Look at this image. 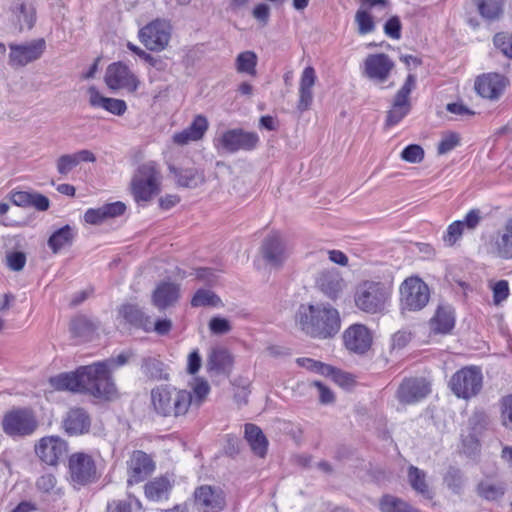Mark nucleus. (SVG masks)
<instances>
[{
	"label": "nucleus",
	"instance_id": "34",
	"mask_svg": "<svg viewBox=\"0 0 512 512\" xmlns=\"http://www.w3.org/2000/svg\"><path fill=\"white\" fill-rule=\"evenodd\" d=\"M233 363V357L228 350L224 348L213 349L207 359L208 371L216 373H225L230 369Z\"/></svg>",
	"mask_w": 512,
	"mask_h": 512
},
{
	"label": "nucleus",
	"instance_id": "20",
	"mask_svg": "<svg viewBox=\"0 0 512 512\" xmlns=\"http://www.w3.org/2000/svg\"><path fill=\"white\" fill-rule=\"evenodd\" d=\"M508 84L507 79L498 73H488L477 77L475 90L483 98L498 99Z\"/></svg>",
	"mask_w": 512,
	"mask_h": 512
},
{
	"label": "nucleus",
	"instance_id": "28",
	"mask_svg": "<svg viewBox=\"0 0 512 512\" xmlns=\"http://www.w3.org/2000/svg\"><path fill=\"white\" fill-rule=\"evenodd\" d=\"M11 12L15 19V25L22 31L24 29L30 30L36 20V12L34 6L24 0H16L11 6Z\"/></svg>",
	"mask_w": 512,
	"mask_h": 512
},
{
	"label": "nucleus",
	"instance_id": "55",
	"mask_svg": "<svg viewBox=\"0 0 512 512\" xmlns=\"http://www.w3.org/2000/svg\"><path fill=\"white\" fill-rule=\"evenodd\" d=\"M209 329L213 334L223 335L231 331L232 327L226 318L223 317H212L209 321Z\"/></svg>",
	"mask_w": 512,
	"mask_h": 512
},
{
	"label": "nucleus",
	"instance_id": "25",
	"mask_svg": "<svg viewBox=\"0 0 512 512\" xmlns=\"http://www.w3.org/2000/svg\"><path fill=\"white\" fill-rule=\"evenodd\" d=\"M85 372L82 366L75 372L61 373L49 379L50 385L59 391H71L84 393Z\"/></svg>",
	"mask_w": 512,
	"mask_h": 512
},
{
	"label": "nucleus",
	"instance_id": "2",
	"mask_svg": "<svg viewBox=\"0 0 512 512\" xmlns=\"http://www.w3.org/2000/svg\"><path fill=\"white\" fill-rule=\"evenodd\" d=\"M151 404L157 415L179 419L188 413L193 404V396L186 389L159 385L151 390Z\"/></svg>",
	"mask_w": 512,
	"mask_h": 512
},
{
	"label": "nucleus",
	"instance_id": "64",
	"mask_svg": "<svg viewBox=\"0 0 512 512\" xmlns=\"http://www.w3.org/2000/svg\"><path fill=\"white\" fill-rule=\"evenodd\" d=\"M103 209V213H105L106 218L108 219L122 215L126 210V206L123 202L117 201L103 205Z\"/></svg>",
	"mask_w": 512,
	"mask_h": 512
},
{
	"label": "nucleus",
	"instance_id": "43",
	"mask_svg": "<svg viewBox=\"0 0 512 512\" xmlns=\"http://www.w3.org/2000/svg\"><path fill=\"white\" fill-rule=\"evenodd\" d=\"M444 483L454 494H461L465 484L463 473L458 468L449 467L444 475Z\"/></svg>",
	"mask_w": 512,
	"mask_h": 512
},
{
	"label": "nucleus",
	"instance_id": "23",
	"mask_svg": "<svg viewBox=\"0 0 512 512\" xmlns=\"http://www.w3.org/2000/svg\"><path fill=\"white\" fill-rule=\"evenodd\" d=\"M63 428L71 436L82 435L89 431L91 419L83 408H71L63 419Z\"/></svg>",
	"mask_w": 512,
	"mask_h": 512
},
{
	"label": "nucleus",
	"instance_id": "19",
	"mask_svg": "<svg viewBox=\"0 0 512 512\" xmlns=\"http://www.w3.org/2000/svg\"><path fill=\"white\" fill-rule=\"evenodd\" d=\"M430 392V384L424 378H410L401 383L397 397L402 403L412 404L422 400Z\"/></svg>",
	"mask_w": 512,
	"mask_h": 512
},
{
	"label": "nucleus",
	"instance_id": "33",
	"mask_svg": "<svg viewBox=\"0 0 512 512\" xmlns=\"http://www.w3.org/2000/svg\"><path fill=\"white\" fill-rule=\"evenodd\" d=\"M245 438L254 454L261 458L266 455L268 440L258 426L254 424H246Z\"/></svg>",
	"mask_w": 512,
	"mask_h": 512
},
{
	"label": "nucleus",
	"instance_id": "57",
	"mask_svg": "<svg viewBox=\"0 0 512 512\" xmlns=\"http://www.w3.org/2000/svg\"><path fill=\"white\" fill-rule=\"evenodd\" d=\"M6 260L12 271H21L26 263V255L23 252H12L6 256Z\"/></svg>",
	"mask_w": 512,
	"mask_h": 512
},
{
	"label": "nucleus",
	"instance_id": "53",
	"mask_svg": "<svg viewBox=\"0 0 512 512\" xmlns=\"http://www.w3.org/2000/svg\"><path fill=\"white\" fill-rule=\"evenodd\" d=\"M208 127L209 124L207 118L203 115H197L187 128L198 141L203 138Z\"/></svg>",
	"mask_w": 512,
	"mask_h": 512
},
{
	"label": "nucleus",
	"instance_id": "14",
	"mask_svg": "<svg viewBox=\"0 0 512 512\" xmlns=\"http://www.w3.org/2000/svg\"><path fill=\"white\" fill-rule=\"evenodd\" d=\"M263 260L272 268L279 269L288 258V251L282 237L273 232L267 235L260 247Z\"/></svg>",
	"mask_w": 512,
	"mask_h": 512
},
{
	"label": "nucleus",
	"instance_id": "15",
	"mask_svg": "<svg viewBox=\"0 0 512 512\" xmlns=\"http://www.w3.org/2000/svg\"><path fill=\"white\" fill-rule=\"evenodd\" d=\"M139 37L145 47L152 51L163 50L170 40V31L165 22L156 20L139 31Z\"/></svg>",
	"mask_w": 512,
	"mask_h": 512
},
{
	"label": "nucleus",
	"instance_id": "46",
	"mask_svg": "<svg viewBox=\"0 0 512 512\" xmlns=\"http://www.w3.org/2000/svg\"><path fill=\"white\" fill-rule=\"evenodd\" d=\"M370 12L371 10L360 7L355 14V22L358 26L357 31L360 35H366L375 30V23Z\"/></svg>",
	"mask_w": 512,
	"mask_h": 512
},
{
	"label": "nucleus",
	"instance_id": "61",
	"mask_svg": "<svg viewBox=\"0 0 512 512\" xmlns=\"http://www.w3.org/2000/svg\"><path fill=\"white\" fill-rule=\"evenodd\" d=\"M509 296V285L506 280H500L493 286V301L499 305Z\"/></svg>",
	"mask_w": 512,
	"mask_h": 512
},
{
	"label": "nucleus",
	"instance_id": "45",
	"mask_svg": "<svg viewBox=\"0 0 512 512\" xmlns=\"http://www.w3.org/2000/svg\"><path fill=\"white\" fill-rule=\"evenodd\" d=\"M380 509L382 512H419L401 499L390 495L382 498Z\"/></svg>",
	"mask_w": 512,
	"mask_h": 512
},
{
	"label": "nucleus",
	"instance_id": "58",
	"mask_svg": "<svg viewBox=\"0 0 512 512\" xmlns=\"http://www.w3.org/2000/svg\"><path fill=\"white\" fill-rule=\"evenodd\" d=\"M401 22L398 16H393L387 20L384 25V32L392 39L401 37Z\"/></svg>",
	"mask_w": 512,
	"mask_h": 512
},
{
	"label": "nucleus",
	"instance_id": "56",
	"mask_svg": "<svg viewBox=\"0 0 512 512\" xmlns=\"http://www.w3.org/2000/svg\"><path fill=\"white\" fill-rule=\"evenodd\" d=\"M460 138L456 133H450L444 136L438 144L437 152L440 155H444L451 150H453L456 146L459 145Z\"/></svg>",
	"mask_w": 512,
	"mask_h": 512
},
{
	"label": "nucleus",
	"instance_id": "31",
	"mask_svg": "<svg viewBox=\"0 0 512 512\" xmlns=\"http://www.w3.org/2000/svg\"><path fill=\"white\" fill-rule=\"evenodd\" d=\"M317 286L331 299L337 298L343 288V279L336 270L323 271L318 279Z\"/></svg>",
	"mask_w": 512,
	"mask_h": 512
},
{
	"label": "nucleus",
	"instance_id": "32",
	"mask_svg": "<svg viewBox=\"0 0 512 512\" xmlns=\"http://www.w3.org/2000/svg\"><path fill=\"white\" fill-rule=\"evenodd\" d=\"M495 253L502 259H512V218L508 219L494 240Z\"/></svg>",
	"mask_w": 512,
	"mask_h": 512
},
{
	"label": "nucleus",
	"instance_id": "60",
	"mask_svg": "<svg viewBox=\"0 0 512 512\" xmlns=\"http://www.w3.org/2000/svg\"><path fill=\"white\" fill-rule=\"evenodd\" d=\"M195 399L193 400V404L196 406H199L202 404L204 399L207 397V395L210 392V386L207 381L205 380H197L194 388H193Z\"/></svg>",
	"mask_w": 512,
	"mask_h": 512
},
{
	"label": "nucleus",
	"instance_id": "5",
	"mask_svg": "<svg viewBox=\"0 0 512 512\" xmlns=\"http://www.w3.org/2000/svg\"><path fill=\"white\" fill-rule=\"evenodd\" d=\"M82 371L85 372L84 393L106 399H110L116 394V386L107 369V363L96 362L82 366Z\"/></svg>",
	"mask_w": 512,
	"mask_h": 512
},
{
	"label": "nucleus",
	"instance_id": "18",
	"mask_svg": "<svg viewBox=\"0 0 512 512\" xmlns=\"http://www.w3.org/2000/svg\"><path fill=\"white\" fill-rule=\"evenodd\" d=\"M128 466V484L132 485L144 481L155 469V463L152 458L141 450L132 452L127 461Z\"/></svg>",
	"mask_w": 512,
	"mask_h": 512
},
{
	"label": "nucleus",
	"instance_id": "39",
	"mask_svg": "<svg viewBox=\"0 0 512 512\" xmlns=\"http://www.w3.org/2000/svg\"><path fill=\"white\" fill-rule=\"evenodd\" d=\"M408 480L411 487L425 499H432L433 493L426 483V474L415 466L408 469Z\"/></svg>",
	"mask_w": 512,
	"mask_h": 512
},
{
	"label": "nucleus",
	"instance_id": "49",
	"mask_svg": "<svg viewBox=\"0 0 512 512\" xmlns=\"http://www.w3.org/2000/svg\"><path fill=\"white\" fill-rule=\"evenodd\" d=\"M70 330L74 335L83 337L93 332L95 326L86 316L80 315L72 319Z\"/></svg>",
	"mask_w": 512,
	"mask_h": 512
},
{
	"label": "nucleus",
	"instance_id": "22",
	"mask_svg": "<svg viewBox=\"0 0 512 512\" xmlns=\"http://www.w3.org/2000/svg\"><path fill=\"white\" fill-rule=\"evenodd\" d=\"M195 503L204 512H219L226 505L223 491L208 485L201 486L195 491Z\"/></svg>",
	"mask_w": 512,
	"mask_h": 512
},
{
	"label": "nucleus",
	"instance_id": "52",
	"mask_svg": "<svg viewBox=\"0 0 512 512\" xmlns=\"http://www.w3.org/2000/svg\"><path fill=\"white\" fill-rule=\"evenodd\" d=\"M401 158L409 163H420L424 158V150L417 144L408 145L401 152Z\"/></svg>",
	"mask_w": 512,
	"mask_h": 512
},
{
	"label": "nucleus",
	"instance_id": "63",
	"mask_svg": "<svg viewBox=\"0 0 512 512\" xmlns=\"http://www.w3.org/2000/svg\"><path fill=\"white\" fill-rule=\"evenodd\" d=\"M103 212V206L97 209H88L84 214V220L92 225L101 224L107 219L105 213Z\"/></svg>",
	"mask_w": 512,
	"mask_h": 512
},
{
	"label": "nucleus",
	"instance_id": "17",
	"mask_svg": "<svg viewBox=\"0 0 512 512\" xmlns=\"http://www.w3.org/2000/svg\"><path fill=\"white\" fill-rule=\"evenodd\" d=\"M394 68V62L385 53L369 54L364 60L363 74L370 80L384 82Z\"/></svg>",
	"mask_w": 512,
	"mask_h": 512
},
{
	"label": "nucleus",
	"instance_id": "10",
	"mask_svg": "<svg viewBox=\"0 0 512 512\" xmlns=\"http://www.w3.org/2000/svg\"><path fill=\"white\" fill-rule=\"evenodd\" d=\"M9 49V65L13 68L24 67L41 58L46 49V41L38 38L23 44L12 43Z\"/></svg>",
	"mask_w": 512,
	"mask_h": 512
},
{
	"label": "nucleus",
	"instance_id": "13",
	"mask_svg": "<svg viewBox=\"0 0 512 512\" xmlns=\"http://www.w3.org/2000/svg\"><path fill=\"white\" fill-rule=\"evenodd\" d=\"M258 142L259 138L256 133L246 132L242 129L228 130L218 139V145L228 153H235L239 150H252L257 146Z\"/></svg>",
	"mask_w": 512,
	"mask_h": 512
},
{
	"label": "nucleus",
	"instance_id": "54",
	"mask_svg": "<svg viewBox=\"0 0 512 512\" xmlns=\"http://www.w3.org/2000/svg\"><path fill=\"white\" fill-rule=\"evenodd\" d=\"M77 165L73 154L61 155L56 161L57 171L62 176H67Z\"/></svg>",
	"mask_w": 512,
	"mask_h": 512
},
{
	"label": "nucleus",
	"instance_id": "1",
	"mask_svg": "<svg viewBox=\"0 0 512 512\" xmlns=\"http://www.w3.org/2000/svg\"><path fill=\"white\" fill-rule=\"evenodd\" d=\"M295 319L305 334L318 339L334 337L341 327L339 312L330 304H302L298 308Z\"/></svg>",
	"mask_w": 512,
	"mask_h": 512
},
{
	"label": "nucleus",
	"instance_id": "50",
	"mask_svg": "<svg viewBox=\"0 0 512 512\" xmlns=\"http://www.w3.org/2000/svg\"><path fill=\"white\" fill-rule=\"evenodd\" d=\"M494 45L506 57L512 58V33L500 32L494 36Z\"/></svg>",
	"mask_w": 512,
	"mask_h": 512
},
{
	"label": "nucleus",
	"instance_id": "62",
	"mask_svg": "<svg viewBox=\"0 0 512 512\" xmlns=\"http://www.w3.org/2000/svg\"><path fill=\"white\" fill-rule=\"evenodd\" d=\"M56 483V477L53 474L49 473L39 477L36 482V486L40 491L44 493H50L55 489Z\"/></svg>",
	"mask_w": 512,
	"mask_h": 512
},
{
	"label": "nucleus",
	"instance_id": "51",
	"mask_svg": "<svg viewBox=\"0 0 512 512\" xmlns=\"http://www.w3.org/2000/svg\"><path fill=\"white\" fill-rule=\"evenodd\" d=\"M464 229V222L458 220L451 223L443 236V241L447 246H453L461 238Z\"/></svg>",
	"mask_w": 512,
	"mask_h": 512
},
{
	"label": "nucleus",
	"instance_id": "37",
	"mask_svg": "<svg viewBox=\"0 0 512 512\" xmlns=\"http://www.w3.org/2000/svg\"><path fill=\"white\" fill-rule=\"evenodd\" d=\"M454 314L450 306H439L435 316L431 319V326L435 332L447 333L454 327Z\"/></svg>",
	"mask_w": 512,
	"mask_h": 512
},
{
	"label": "nucleus",
	"instance_id": "8",
	"mask_svg": "<svg viewBox=\"0 0 512 512\" xmlns=\"http://www.w3.org/2000/svg\"><path fill=\"white\" fill-rule=\"evenodd\" d=\"M430 299L428 285L419 277H408L400 285V304L403 311H419Z\"/></svg>",
	"mask_w": 512,
	"mask_h": 512
},
{
	"label": "nucleus",
	"instance_id": "11",
	"mask_svg": "<svg viewBox=\"0 0 512 512\" xmlns=\"http://www.w3.org/2000/svg\"><path fill=\"white\" fill-rule=\"evenodd\" d=\"M104 80L111 90L122 89L129 93L135 92L140 84L134 73L122 62L110 64L106 69Z\"/></svg>",
	"mask_w": 512,
	"mask_h": 512
},
{
	"label": "nucleus",
	"instance_id": "40",
	"mask_svg": "<svg viewBox=\"0 0 512 512\" xmlns=\"http://www.w3.org/2000/svg\"><path fill=\"white\" fill-rule=\"evenodd\" d=\"M479 14L487 21L500 19L503 14L502 1L500 0H474Z\"/></svg>",
	"mask_w": 512,
	"mask_h": 512
},
{
	"label": "nucleus",
	"instance_id": "42",
	"mask_svg": "<svg viewBox=\"0 0 512 512\" xmlns=\"http://www.w3.org/2000/svg\"><path fill=\"white\" fill-rule=\"evenodd\" d=\"M257 62V55L253 51H244L237 56L235 67L239 73H246L248 75L255 76L257 73Z\"/></svg>",
	"mask_w": 512,
	"mask_h": 512
},
{
	"label": "nucleus",
	"instance_id": "44",
	"mask_svg": "<svg viewBox=\"0 0 512 512\" xmlns=\"http://www.w3.org/2000/svg\"><path fill=\"white\" fill-rule=\"evenodd\" d=\"M299 363L302 366H304L310 370L317 371L323 375H332L336 379V381H340V378L346 377L343 373L336 370L334 367H332L330 365H326V364L318 362V361H315L310 358L299 359Z\"/></svg>",
	"mask_w": 512,
	"mask_h": 512
},
{
	"label": "nucleus",
	"instance_id": "21",
	"mask_svg": "<svg viewBox=\"0 0 512 512\" xmlns=\"http://www.w3.org/2000/svg\"><path fill=\"white\" fill-rule=\"evenodd\" d=\"M345 347L354 353L364 354L372 344L370 331L361 324L350 326L343 334Z\"/></svg>",
	"mask_w": 512,
	"mask_h": 512
},
{
	"label": "nucleus",
	"instance_id": "29",
	"mask_svg": "<svg viewBox=\"0 0 512 512\" xmlns=\"http://www.w3.org/2000/svg\"><path fill=\"white\" fill-rule=\"evenodd\" d=\"M170 172L174 175L176 183L185 188H196L205 181L203 172L195 167L169 166Z\"/></svg>",
	"mask_w": 512,
	"mask_h": 512
},
{
	"label": "nucleus",
	"instance_id": "48",
	"mask_svg": "<svg viewBox=\"0 0 512 512\" xmlns=\"http://www.w3.org/2000/svg\"><path fill=\"white\" fill-rule=\"evenodd\" d=\"M127 48L157 70L166 69L167 63L161 57H154L131 42L127 43Z\"/></svg>",
	"mask_w": 512,
	"mask_h": 512
},
{
	"label": "nucleus",
	"instance_id": "26",
	"mask_svg": "<svg viewBox=\"0 0 512 512\" xmlns=\"http://www.w3.org/2000/svg\"><path fill=\"white\" fill-rule=\"evenodd\" d=\"M316 82V74L313 67H306L301 75L299 84V100L297 108L300 112L308 110L313 102V86Z\"/></svg>",
	"mask_w": 512,
	"mask_h": 512
},
{
	"label": "nucleus",
	"instance_id": "27",
	"mask_svg": "<svg viewBox=\"0 0 512 512\" xmlns=\"http://www.w3.org/2000/svg\"><path fill=\"white\" fill-rule=\"evenodd\" d=\"M179 298V286L171 282L160 283L153 292V305L164 310L175 305Z\"/></svg>",
	"mask_w": 512,
	"mask_h": 512
},
{
	"label": "nucleus",
	"instance_id": "3",
	"mask_svg": "<svg viewBox=\"0 0 512 512\" xmlns=\"http://www.w3.org/2000/svg\"><path fill=\"white\" fill-rule=\"evenodd\" d=\"M391 294L392 289L389 285L379 281L366 280L357 286L355 304L366 313H382L391 298Z\"/></svg>",
	"mask_w": 512,
	"mask_h": 512
},
{
	"label": "nucleus",
	"instance_id": "47",
	"mask_svg": "<svg viewBox=\"0 0 512 512\" xmlns=\"http://www.w3.org/2000/svg\"><path fill=\"white\" fill-rule=\"evenodd\" d=\"M221 304V299L212 291L199 289L194 294L191 305L193 307L212 306L216 307Z\"/></svg>",
	"mask_w": 512,
	"mask_h": 512
},
{
	"label": "nucleus",
	"instance_id": "16",
	"mask_svg": "<svg viewBox=\"0 0 512 512\" xmlns=\"http://www.w3.org/2000/svg\"><path fill=\"white\" fill-rule=\"evenodd\" d=\"M38 457L48 465H56L68 452V444L59 436H46L35 446Z\"/></svg>",
	"mask_w": 512,
	"mask_h": 512
},
{
	"label": "nucleus",
	"instance_id": "24",
	"mask_svg": "<svg viewBox=\"0 0 512 512\" xmlns=\"http://www.w3.org/2000/svg\"><path fill=\"white\" fill-rule=\"evenodd\" d=\"M89 104L93 108H101L113 115L122 116L127 111L124 100L103 96L95 86L88 88Z\"/></svg>",
	"mask_w": 512,
	"mask_h": 512
},
{
	"label": "nucleus",
	"instance_id": "9",
	"mask_svg": "<svg viewBox=\"0 0 512 512\" xmlns=\"http://www.w3.org/2000/svg\"><path fill=\"white\" fill-rule=\"evenodd\" d=\"M482 380L479 368L465 367L453 374L449 386L458 398L469 399L480 392Z\"/></svg>",
	"mask_w": 512,
	"mask_h": 512
},
{
	"label": "nucleus",
	"instance_id": "30",
	"mask_svg": "<svg viewBox=\"0 0 512 512\" xmlns=\"http://www.w3.org/2000/svg\"><path fill=\"white\" fill-rule=\"evenodd\" d=\"M118 313L130 325L142 328L146 332L152 331L150 317L146 316L137 305L124 304L119 308Z\"/></svg>",
	"mask_w": 512,
	"mask_h": 512
},
{
	"label": "nucleus",
	"instance_id": "35",
	"mask_svg": "<svg viewBox=\"0 0 512 512\" xmlns=\"http://www.w3.org/2000/svg\"><path fill=\"white\" fill-rule=\"evenodd\" d=\"M141 371L152 380H168L169 378L165 364L156 357H144L142 359Z\"/></svg>",
	"mask_w": 512,
	"mask_h": 512
},
{
	"label": "nucleus",
	"instance_id": "41",
	"mask_svg": "<svg viewBox=\"0 0 512 512\" xmlns=\"http://www.w3.org/2000/svg\"><path fill=\"white\" fill-rule=\"evenodd\" d=\"M170 488L169 480L165 477H159L145 485V494L150 500L158 501L167 497Z\"/></svg>",
	"mask_w": 512,
	"mask_h": 512
},
{
	"label": "nucleus",
	"instance_id": "36",
	"mask_svg": "<svg viewBox=\"0 0 512 512\" xmlns=\"http://www.w3.org/2000/svg\"><path fill=\"white\" fill-rule=\"evenodd\" d=\"M506 487L501 481L484 479L477 484L476 492L479 497L487 501H496L505 493Z\"/></svg>",
	"mask_w": 512,
	"mask_h": 512
},
{
	"label": "nucleus",
	"instance_id": "38",
	"mask_svg": "<svg viewBox=\"0 0 512 512\" xmlns=\"http://www.w3.org/2000/svg\"><path fill=\"white\" fill-rule=\"evenodd\" d=\"M75 233L73 228L69 225H65L62 228L56 230L48 239V246L51 248L53 253H58L61 249L66 246H70L73 243Z\"/></svg>",
	"mask_w": 512,
	"mask_h": 512
},
{
	"label": "nucleus",
	"instance_id": "7",
	"mask_svg": "<svg viewBox=\"0 0 512 512\" xmlns=\"http://www.w3.org/2000/svg\"><path fill=\"white\" fill-rule=\"evenodd\" d=\"M68 475L75 488L95 483L100 477L95 459L85 452H75L69 456Z\"/></svg>",
	"mask_w": 512,
	"mask_h": 512
},
{
	"label": "nucleus",
	"instance_id": "12",
	"mask_svg": "<svg viewBox=\"0 0 512 512\" xmlns=\"http://www.w3.org/2000/svg\"><path fill=\"white\" fill-rule=\"evenodd\" d=\"M416 87V76L409 74L405 83L396 93L392 107L387 112L386 125L394 126L398 124L411 110L409 95Z\"/></svg>",
	"mask_w": 512,
	"mask_h": 512
},
{
	"label": "nucleus",
	"instance_id": "59",
	"mask_svg": "<svg viewBox=\"0 0 512 512\" xmlns=\"http://www.w3.org/2000/svg\"><path fill=\"white\" fill-rule=\"evenodd\" d=\"M501 418L503 425L512 430V395L506 396L502 400Z\"/></svg>",
	"mask_w": 512,
	"mask_h": 512
},
{
	"label": "nucleus",
	"instance_id": "6",
	"mask_svg": "<svg viewBox=\"0 0 512 512\" xmlns=\"http://www.w3.org/2000/svg\"><path fill=\"white\" fill-rule=\"evenodd\" d=\"M160 173L153 162L142 164L131 181V190L137 203L148 202L160 191Z\"/></svg>",
	"mask_w": 512,
	"mask_h": 512
},
{
	"label": "nucleus",
	"instance_id": "4",
	"mask_svg": "<svg viewBox=\"0 0 512 512\" xmlns=\"http://www.w3.org/2000/svg\"><path fill=\"white\" fill-rule=\"evenodd\" d=\"M1 427L9 437L24 438L35 433L39 427V421L32 408L18 407L4 414Z\"/></svg>",
	"mask_w": 512,
	"mask_h": 512
}]
</instances>
